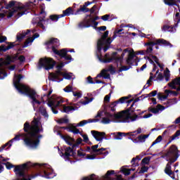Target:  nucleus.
<instances>
[{"instance_id":"1","label":"nucleus","mask_w":180,"mask_h":180,"mask_svg":"<svg viewBox=\"0 0 180 180\" xmlns=\"http://www.w3.org/2000/svg\"><path fill=\"white\" fill-rule=\"evenodd\" d=\"M24 130L28 133L24 139L26 146H29L32 148H36L39 146V139H37V135L36 134L43 130L40 118H34L31 123V126L27 122H25Z\"/></svg>"},{"instance_id":"2","label":"nucleus","mask_w":180,"mask_h":180,"mask_svg":"<svg viewBox=\"0 0 180 180\" xmlns=\"http://www.w3.org/2000/svg\"><path fill=\"white\" fill-rule=\"evenodd\" d=\"M20 79H22V75L15 76L13 79L14 86H15L16 89H18V92L20 94H26L29 98L32 100V103L33 106H36V105H40V101H39V98L40 96L36 93L32 89H30L29 86L20 84Z\"/></svg>"},{"instance_id":"3","label":"nucleus","mask_w":180,"mask_h":180,"mask_svg":"<svg viewBox=\"0 0 180 180\" xmlns=\"http://www.w3.org/2000/svg\"><path fill=\"white\" fill-rule=\"evenodd\" d=\"M7 8L8 11H6V14H2V16L7 15L8 18H20L23 15H26L27 9H29V4L26 5L22 4L15 1H11L8 3Z\"/></svg>"},{"instance_id":"4","label":"nucleus","mask_w":180,"mask_h":180,"mask_svg":"<svg viewBox=\"0 0 180 180\" xmlns=\"http://www.w3.org/2000/svg\"><path fill=\"white\" fill-rule=\"evenodd\" d=\"M139 54H145L144 51H134L133 49L128 48L123 50L121 53V58L127 57L126 63L128 65H131L134 63L137 65V63L140 61V59L137 57Z\"/></svg>"},{"instance_id":"5","label":"nucleus","mask_w":180,"mask_h":180,"mask_svg":"<svg viewBox=\"0 0 180 180\" xmlns=\"http://www.w3.org/2000/svg\"><path fill=\"white\" fill-rule=\"evenodd\" d=\"M64 65H65V64L63 63H58L56 66L58 69L56 72L51 73L49 75L50 79H51L52 81H56L58 79V77H60V75H62V77H64L65 79H74L75 77L74 76V75H72V73H68L67 72H61V68L64 67Z\"/></svg>"},{"instance_id":"6","label":"nucleus","mask_w":180,"mask_h":180,"mask_svg":"<svg viewBox=\"0 0 180 180\" xmlns=\"http://www.w3.org/2000/svg\"><path fill=\"white\" fill-rule=\"evenodd\" d=\"M115 119H119L121 122L129 123L137 120V115L133 114L129 110L118 112L115 115Z\"/></svg>"},{"instance_id":"7","label":"nucleus","mask_w":180,"mask_h":180,"mask_svg":"<svg viewBox=\"0 0 180 180\" xmlns=\"http://www.w3.org/2000/svg\"><path fill=\"white\" fill-rule=\"evenodd\" d=\"M108 36H109V31H105L101 37V39L98 40L97 43L98 51H101V50H102V47H104V51H108V49H109V45L112 43V39L108 38Z\"/></svg>"},{"instance_id":"8","label":"nucleus","mask_w":180,"mask_h":180,"mask_svg":"<svg viewBox=\"0 0 180 180\" xmlns=\"http://www.w3.org/2000/svg\"><path fill=\"white\" fill-rule=\"evenodd\" d=\"M165 158L167 161H169L171 164L175 162L178 160V148L175 145L172 146L168 152L165 154Z\"/></svg>"},{"instance_id":"9","label":"nucleus","mask_w":180,"mask_h":180,"mask_svg":"<svg viewBox=\"0 0 180 180\" xmlns=\"http://www.w3.org/2000/svg\"><path fill=\"white\" fill-rule=\"evenodd\" d=\"M61 103H64V100H63V98L53 96L52 98H51L49 101L48 105L51 108V110L53 113H54L55 115H57V113H58V111L55 110L54 108H57L58 106H60Z\"/></svg>"},{"instance_id":"10","label":"nucleus","mask_w":180,"mask_h":180,"mask_svg":"<svg viewBox=\"0 0 180 180\" xmlns=\"http://www.w3.org/2000/svg\"><path fill=\"white\" fill-rule=\"evenodd\" d=\"M54 67V60L51 58H41L38 64L39 68H45V70H51Z\"/></svg>"},{"instance_id":"11","label":"nucleus","mask_w":180,"mask_h":180,"mask_svg":"<svg viewBox=\"0 0 180 180\" xmlns=\"http://www.w3.org/2000/svg\"><path fill=\"white\" fill-rule=\"evenodd\" d=\"M12 61V58L8 56L6 59H0V67L2 65H8V64H11ZM6 72L2 68H0V79H4L5 77H6Z\"/></svg>"},{"instance_id":"12","label":"nucleus","mask_w":180,"mask_h":180,"mask_svg":"<svg viewBox=\"0 0 180 180\" xmlns=\"http://www.w3.org/2000/svg\"><path fill=\"white\" fill-rule=\"evenodd\" d=\"M68 129L70 131H72V133H74L75 134H80L82 137H83V141H84V143L89 142V138H88V135L82 134L79 129H77V127L74 126V124L70 125Z\"/></svg>"},{"instance_id":"13","label":"nucleus","mask_w":180,"mask_h":180,"mask_svg":"<svg viewBox=\"0 0 180 180\" xmlns=\"http://www.w3.org/2000/svg\"><path fill=\"white\" fill-rule=\"evenodd\" d=\"M46 46H48L49 49H52L53 51L56 50V47L60 46V41L58 39L51 38L45 42Z\"/></svg>"},{"instance_id":"14","label":"nucleus","mask_w":180,"mask_h":180,"mask_svg":"<svg viewBox=\"0 0 180 180\" xmlns=\"http://www.w3.org/2000/svg\"><path fill=\"white\" fill-rule=\"evenodd\" d=\"M65 150V155L58 148V152L60 155V157H64L65 158H68V157H71L74 154V150H72V148L71 147H64Z\"/></svg>"},{"instance_id":"15","label":"nucleus","mask_w":180,"mask_h":180,"mask_svg":"<svg viewBox=\"0 0 180 180\" xmlns=\"http://www.w3.org/2000/svg\"><path fill=\"white\" fill-rule=\"evenodd\" d=\"M53 53L58 54V56H60V57H63L65 60H72L71 56L67 55V50L65 49H62L60 51L53 49Z\"/></svg>"},{"instance_id":"16","label":"nucleus","mask_w":180,"mask_h":180,"mask_svg":"<svg viewBox=\"0 0 180 180\" xmlns=\"http://www.w3.org/2000/svg\"><path fill=\"white\" fill-rule=\"evenodd\" d=\"M91 134L97 141H102L105 139V132H99L98 131H91Z\"/></svg>"},{"instance_id":"17","label":"nucleus","mask_w":180,"mask_h":180,"mask_svg":"<svg viewBox=\"0 0 180 180\" xmlns=\"http://www.w3.org/2000/svg\"><path fill=\"white\" fill-rule=\"evenodd\" d=\"M98 60L100 61H101V63H110V61H112V60H120V58H117L116 56V53H114L112 58H109V55L105 54L104 58H98Z\"/></svg>"},{"instance_id":"18","label":"nucleus","mask_w":180,"mask_h":180,"mask_svg":"<svg viewBox=\"0 0 180 180\" xmlns=\"http://www.w3.org/2000/svg\"><path fill=\"white\" fill-rule=\"evenodd\" d=\"M147 44L148 46H151L154 44H163V46H169L170 47H172V45H171V44L165 39H156L155 41H151Z\"/></svg>"},{"instance_id":"19","label":"nucleus","mask_w":180,"mask_h":180,"mask_svg":"<svg viewBox=\"0 0 180 180\" xmlns=\"http://www.w3.org/2000/svg\"><path fill=\"white\" fill-rule=\"evenodd\" d=\"M113 174H115V171H113V170L108 171L107 174L104 176L105 179V180H112L110 175H113ZM83 180H94V174H92L89 177L83 178Z\"/></svg>"},{"instance_id":"20","label":"nucleus","mask_w":180,"mask_h":180,"mask_svg":"<svg viewBox=\"0 0 180 180\" xmlns=\"http://www.w3.org/2000/svg\"><path fill=\"white\" fill-rule=\"evenodd\" d=\"M91 25H94V26H98V22L95 20L84 21L83 22H81L79 24V27H89Z\"/></svg>"},{"instance_id":"21","label":"nucleus","mask_w":180,"mask_h":180,"mask_svg":"<svg viewBox=\"0 0 180 180\" xmlns=\"http://www.w3.org/2000/svg\"><path fill=\"white\" fill-rule=\"evenodd\" d=\"M61 139L65 141L69 146H72L75 143V140L68 135H60Z\"/></svg>"},{"instance_id":"22","label":"nucleus","mask_w":180,"mask_h":180,"mask_svg":"<svg viewBox=\"0 0 180 180\" xmlns=\"http://www.w3.org/2000/svg\"><path fill=\"white\" fill-rule=\"evenodd\" d=\"M99 147L98 145H95L91 146V150L93 151V153H96V155H101V154H103V151H105L106 149L101 148L100 149H98V148Z\"/></svg>"},{"instance_id":"23","label":"nucleus","mask_w":180,"mask_h":180,"mask_svg":"<svg viewBox=\"0 0 180 180\" xmlns=\"http://www.w3.org/2000/svg\"><path fill=\"white\" fill-rule=\"evenodd\" d=\"M172 89H176V86L180 85V77L174 79L172 82L168 84Z\"/></svg>"},{"instance_id":"24","label":"nucleus","mask_w":180,"mask_h":180,"mask_svg":"<svg viewBox=\"0 0 180 180\" xmlns=\"http://www.w3.org/2000/svg\"><path fill=\"white\" fill-rule=\"evenodd\" d=\"M112 68H113L112 66H110V68L108 70L103 69V70H101V73L97 75V77H103V78H109V73H108V71H112Z\"/></svg>"},{"instance_id":"25","label":"nucleus","mask_w":180,"mask_h":180,"mask_svg":"<svg viewBox=\"0 0 180 180\" xmlns=\"http://www.w3.org/2000/svg\"><path fill=\"white\" fill-rule=\"evenodd\" d=\"M165 109V106H162L161 105H158L156 108H149L150 112L152 113H160V111H162Z\"/></svg>"},{"instance_id":"26","label":"nucleus","mask_w":180,"mask_h":180,"mask_svg":"<svg viewBox=\"0 0 180 180\" xmlns=\"http://www.w3.org/2000/svg\"><path fill=\"white\" fill-rule=\"evenodd\" d=\"M94 122H96V120H82L80 122L77 123L76 125H73L75 126V127H82L84 126H85V124H88V123H92Z\"/></svg>"},{"instance_id":"27","label":"nucleus","mask_w":180,"mask_h":180,"mask_svg":"<svg viewBox=\"0 0 180 180\" xmlns=\"http://www.w3.org/2000/svg\"><path fill=\"white\" fill-rule=\"evenodd\" d=\"M63 112H65V113H70V112H72L74 110H77L78 109V107H77L76 105H74L73 106H65V105H63Z\"/></svg>"},{"instance_id":"28","label":"nucleus","mask_w":180,"mask_h":180,"mask_svg":"<svg viewBox=\"0 0 180 180\" xmlns=\"http://www.w3.org/2000/svg\"><path fill=\"white\" fill-rule=\"evenodd\" d=\"M165 172L167 175H169L172 179H175V176H174V173L172 172V170H171V164L167 163L165 169Z\"/></svg>"},{"instance_id":"29","label":"nucleus","mask_w":180,"mask_h":180,"mask_svg":"<svg viewBox=\"0 0 180 180\" xmlns=\"http://www.w3.org/2000/svg\"><path fill=\"white\" fill-rule=\"evenodd\" d=\"M39 34H35L34 36H33V38H28L25 42V47H27V46H30V44H32V43H33V41L34 40V39H37V37H39Z\"/></svg>"},{"instance_id":"30","label":"nucleus","mask_w":180,"mask_h":180,"mask_svg":"<svg viewBox=\"0 0 180 180\" xmlns=\"http://www.w3.org/2000/svg\"><path fill=\"white\" fill-rule=\"evenodd\" d=\"M140 133H141V128H138L136 131L127 133V134L130 137H132L133 139H134L135 137L137 136V134H140Z\"/></svg>"},{"instance_id":"31","label":"nucleus","mask_w":180,"mask_h":180,"mask_svg":"<svg viewBox=\"0 0 180 180\" xmlns=\"http://www.w3.org/2000/svg\"><path fill=\"white\" fill-rule=\"evenodd\" d=\"M70 15H74V12L72 11V8L69 7L65 11H63V14H61V16L64 18V16H70Z\"/></svg>"},{"instance_id":"32","label":"nucleus","mask_w":180,"mask_h":180,"mask_svg":"<svg viewBox=\"0 0 180 180\" xmlns=\"http://www.w3.org/2000/svg\"><path fill=\"white\" fill-rule=\"evenodd\" d=\"M127 27H133V25H120V29L117 30V33H120L121 32H123L125 30V32H129V29L126 30Z\"/></svg>"},{"instance_id":"33","label":"nucleus","mask_w":180,"mask_h":180,"mask_svg":"<svg viewBox=\"0 0 180 180\" xmlns=\"http://www.w3.org/2000/svg\"><path fill=\"white\" fill-rule=\"evenodd\" d=\"M115 140H122L123 136H126V134L122 132H117L113 134Z\"/></svg>"},{"instance_id":"34","label":"nucleus","mask_w":180,"mask_h":180,"mask_svg":"<svg viewBox=\"0 0 180 180\" xmlns=\"http://www.w3.org/2000/svg\"><path fill=\"white\" fill-rule=\"evenodd\" d=\"M44 18H46V13H44V11H41V16H40V18H39V22L38 23V25H39L40 27H44V26L41 23L43 22V20H44Z\"/></svg>"},{"instance_id":"35","label":"nucleus","mask_w":180,"mask_h":180,"mask_svg":"<svg viewBox=\"0 0 180 180\" xmlns=\"http://www.w3.org/2000/svg\"><path fill=\"white\" fill-rule=\"evenodd\" d=\"M29 33H30V30H27L26 32H23L22 34H18L17 40H22V39H23V37H26Z\"/></svg>"},{"instance_id":"36","label":"nucleus","mask_w":180,"mask_h":180,"mask_svg":"<svg viewBox=\"0 0 180 180\" xmlns=\"http://www.w3.org/2000/svg\"><path fill=\"white\" fill-rule=\"evenodd\" d=\"M164 2L166 5H176V2H179V0H164Z\"/></svg>"},{"instance_id":"37","label":"nucleus","mask_w":180,"mask_h":180,"mask_svg":"<svg viewBox=\"0 0 180 180\" xmlns=\"http://www.w3.org/2000/svg\"><path fill=\"white\" fill-rule=\"evenodd\" d=\"M92 101H94L93 98H89L88 97H84V101L81 100L80 103H82V105H88V103H90V102H92Z\"/></svg>"},{"instance_id":"38","label":"nucleus","mask_w":180,"mask_h":180,"mask_svg":"<svg viewBox=\"0 0 180 180\" xmlns=\"http://www.w3.org/2000/svg\"><path fill=\"white\" fill-rule=\"evenodd\" d=\"M174 27L169 25H164L162 27L163 32H174Z\"/></svg>"},{"instance_id":"39","label":"nucleus","mask_w":180,"mask_h":180,"mask_svg":"<svg viewBox=\"0 0 180 180\" xmlns=\"http://www.w3.org/2000/svg\"><path fill=\"white\" fill-rule=\"evenodd\" d=\"M63 15H50V19L53 22H57L60 18H63Z\"/></svg>"},{"instance_id":"40","label":"nucleus","mask_w":180,"mask_h":180,"mask_svg":"<svg viewBox=\"0 0 180 180\" xmlns=\"http://www.w3.org/2000/svg\"><path fill=\"white\" fill-rule=\"evenodd\" d=\"M121 171L125 175H130V171H134V169H127V168H125V167H122L121 169Z\"/></svg>"},{"instance_id":"41","label":"nucleus","mask_w":180,"mask_h":180,"mask_svg":"<svg viewBox=\"0 0 180 180\" xmlns=\"http://www.w3.org/2000/svg\"><path fill=\"white\" fill-rule=\"evenodd\" d=\"M39 112L42 116H44V117H49V115L47 114V111L46 110V108L41 107L39 108Z\"/></svg>"},{"instance_id":"42","label":"nucleus","mask_w":180,"mask_h":180,"mask_svg":"<svg viewBox=\"0 0 180 180\" xmlns=\"http://www.w3.org/2000/svg\"><path fill=\"white\" fill-rule=\"evenodd\" d=\"M164 75L165 77L166 82H168V81H169V77H171V75L169 74V70H168V68H167L166 70L165 71Z\"/></svg>"},{"instance_id":"43","label":"nucleus","mask_w":180,"mask_h":180,"mask_svg":"<svg viewBox=\"0 0 180 180\" xmlns=\"http://www.w3.org/2000/svg\"><path fill=\"white\" fill-rule=\"evenodd\" d=\"M165 93L167 94V95H172V96H178V93L175 91L165 90Z\"/></svg>"},{"instance_id":"44","label":"nucleus","mask_w":180,"mask_h":180,"mask_svg":"<svg viewBox=\"0 0 180 180\" xmlns=\"http://www.w3.org/2000/svg\"><path fill=\"white\" fill-rule=\"evenodd\" d=\"M149 135H140L138 136V140L141 141V143H144L146 141V139H148Z\"/></svg>"},{"instance_id":"45","label":"nucleus","mask_w":180,"mask_h":180,"mask_svg":"<svg viewBox=\"0 0 180 180\" xmlns=\"http://www.w3.org/2000/svg\"><path fill=\"white\" fill-rule=\"evenodd\" d=\"M88 5H91V3H85V4L82 8H80L79 11H82V12H88V11H89V9L86 8Z\"/></svg>"},{"instance_id":"46","label":"nucleus","mask_w":180,"mask_h":180,"mask_svg":"<svg viewBox=\"0 0 180 180\" xmlns=\"http://www.w3.org/2000/svg\"><path fill=\"white\" fill-rule=\"evenodd\" d=\"M150 157L144 158L142 160V161H141L143 165H146L150 164Z\"/></svg>"},{"instance_id":"47","label":"nucleus","mask_w":180,"mask_h":180,"mask_svg":"<svg viewBox=\"0 0 180 180\" xmlns=\"http://www.w3.org/2000/svg\"><path fill=\"white\" fill-rule=\"evenodd\" d=\"M162 141V136H159L155 141L153 142L152 146H155V144H158V143H161V141Z\"/></svg>"},{"instance_id":"48","label":"nucleus","mask_w":180,"mask_h":180,"mask_svg":"<svg viewBox=\"0 0 180 180\" xmlns=\"http://www.w3.org/2000/svg\"><path fill=\"white\" fill-rule=\"evenodd\" d=\"M58 123H68V119L67 117H63V118H60L59 120H58Z\"/></svg>"},{"instance_id":"49","label":"nucleus","mask_w":180,"mask_h":180,"mask_svg":"<svg viewBox=\"0 0 180 180\" xmlns=\"http://www.w3.org/2000/svg\"><path fill=\"white\" fill-rule=\"evenodd\" d=\"M65 92H72V86L68 85L65 89H63Z\"/></svg>"},{"instance_id":"50","label":"nucleus","mask_w":180,"mask_h":180,"mask_svg":"<svg viewBox=\"0 0 180 180\" xmlns=\"http://www.w3.org/2000/svg\"><path fill=\"white\" fill-rule=\"evenodd\" d=\"M117 103H119V101H115L110 104V108H111L112 112L115 111V107L117 106Z\"/></svg>"},{"instance_id":"51","label":"nucleus","mask_w":180,"mask_h":180,"mask_svg":"<svg viewBox=\"0 0 180 180\" xmlns=\"http://www.w3.org/2000/svg\"><path fill=\"white\" fill-rule=\"evenodd\" d=\"M148 171V167L143 166L139 171V174H144V172H147Z\"/></svg>"},{"instance_id":"52","label":"nucleus","mask_w":180,"mask_h":180,"mask_svg":"<svg viewBox=\"0 0 180 180\" xmlns=\"http://www.w3.org/2000/svg\"><path fill=\"white\" fill-rule=\"evenodd\" d=\"M77 155L79 157H84L85 155V151L82 149L77 150Z\"/></svg>"},{"instance_id":"53","label":"nucleus","mask_w":180,"mask_h":180,"mask_svg":"<svg viewBox=\"0 0 180 180\" xmlns=\"http://www.w3.org/2000/svg\"><path fill=\"white\" fill-rule=\"evenodd\" d=\"M110 101V94L106 95L104 98V103H109Z\"/></svg>"},{"instance_id":"54","label":"nucleus","mask_w":180,"mask_h":180,"mask_svg":"<svg viewBox=\"0 0 180 180\" xmlns=\"http://www.w3.org/2000/svg\"><path fill=\"white\" fill-rule=\"evenodd\" d=\"M101 122L104 124H108L110 123V120H109V118L104 117V118H103Z\"/></svg>"},{"instance_id":"55","label":"nucleus","mask_w":180,"mask_h":180,"mask_svg":"<svg viewBox=\"0 0 180 180\" xmlns=\"http://www.w3.org/2000/svg\"><path fill=\"white\" fill-rule=\"evenodd\" d=\"M127 99H129V97H127V96L122 97L121 98L119 99L118 103L120 102V103H124V102H126V101H127Z\"/></svg>"},{"instance_id":"56","label":"nucleus","mask_w":180,"mask_h":180,"mask_svg":"<svg viewBox=\"0 0 180 180\" xmlns=\"http://www.w3.org/2000/svg\"><path fill=\"white\" fill-rule=\"evenodd\" d=\"M73 96H75L76 98H81V96H82V93H81V91L73 92Z\"/></svg>"},{"instance_id":"57","label":"nucleus","mask_w":180,"mask_h":180,"mask_svg":"<svg viewBox=\"0 0 180 180\" xmlns=\"http://www.w3.org/2000/svg\"><path fill=\"white\" fill-rule=\"evenodd\" d=\"M179 136H180V131H177L175 134L172 136V140H175V139H176V137H179Z\"/></svg>"},{"instance_id":"58","label":"nucleus","mask_w":180,"mask_h":180,"mask_svg":"<svg viewBox=\"0 0 180 180\" xmlns=\"http://www.w3.org/2000/svg\"><path fill=\"white\" fill-rule=\"evenodd\" d=\"M130 69V67L129 66H122L120 71H127V70H129Z\"/></svg>"},{"instance_id":"59","label":"nucleus","mask_w":180,"mask_h":180,"mask_svg":"<svg viewBox=\"0 0 180 180\" xmlns=\"http://www.w3.org/2000/svg\"><path fill=\"white\" fill-rule=\"evenodd\" d=\"M6 167L7 169H11V168H13V165L9 162H7L6 164Z\"/></svg>"},{"instance_id":"60","label":"nucleus","mask_w":180,"mask_h":180,"mask_svg":"<svg viewBox=\"0 0 180 180\" xmlns=\"http://www.w3.org/2000/svg\"><path fill=\"white\" fill-rule=\"evenodd\" d=\"M109 17H110L109 15H103V16L101 17V19H102L103 20L106 21V20H108L109 19Z\"/></svg>"},{"instance_id":"61","label":"nucleus","mask_w":180,"mask_h":180,"mask_svg":"<svg viewBox=\"0 0 180 180\" xmlns=\"http://www.w3.org/2000/svg\"><path fill=\"white\" fill-rule=\"evenodd\" d=\"M6 40V37L0 35V43H4Z\"/></svg>"},{"instance_id":"62","label":"nucleus","mask_w":180,"mask_h":180,"mask_svg":"<svg viewBox=\"0 0 180 180\" xmlns=\"http://www.w3.org/2000/svg\"><path fill=\"white\" fill-rule=\"evenodd\" d=\"M102 115H103V110H99L97 113V115L96 116V117H101L102 116Z\"/></svg>"},{"instance_id":"63","label":"nucleus","mask_w":180,"mask_h":180,"mask_svg":"<svg viewBox=\"0 0 180 180\" xmlns=\"http://www.w3.org/2000/svg\"><path fill=\"white\" fill-rule=\"evenodd\" d=\"M81 143H82V139L81 138L77 139L76 141V146H79V144H81Z\"/></svg>"},{"instance_id":"64","label":"nucleus","mask_w":180,"mask_h":180,"mask_svg":"<svg viewBox=\"0 0 180 180\" xmlns=\"http://www.w3.org/2000/svg\"><path fill=\"white\" fill-rule=\"evenodd\" d=\"M157 95V91H153L148 94L149 96H155Z\"/></svg>"}]
</instances>
